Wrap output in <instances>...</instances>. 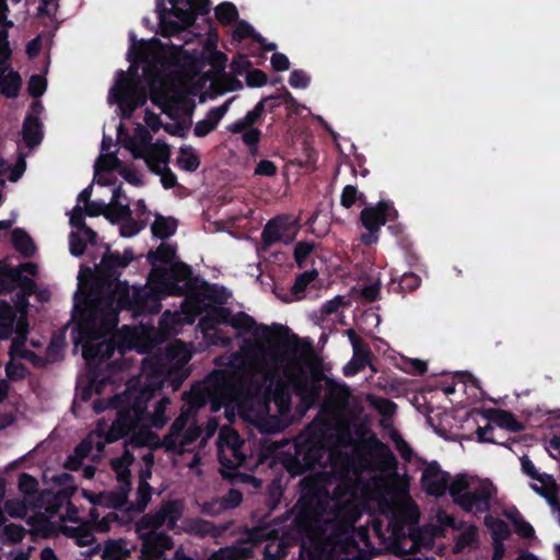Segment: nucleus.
I'll return each mask as SVG.
<instances>
[{
    "label": "nucleus",
    "instance_id": "nucleus-1",
    "mask_svg": "<svg viewBox=\"0 0 560 560\" xmlns=\"http://www.w3.org/2000/svg\"><path fill=\"white\" fill-rule=\"evenodd\" d=\"M104 248L94 269L86 267L81 270L91 280L94 296L84 295L78 300L75 294L72 314L77 320L73 329V334H78L75 342L101 339L118 325L120 311H129L133 317H139L158 314L162 307L158 289L135 287L131 293L128 281L120 280L124 269L136 258L132 248L127 247L124 253L112 250L109 244H104Z\"/></svg>",
    "mask_w": 560,
    "mask_h": 560
},
{
    "label": "nucleus",
    "instance_id": "nucleus-2",
    "mask_svg": "<svg viewBox=\"0 0 560 560\" xmlns=\"http://www.w3.org/2000/svg\"><path fill=\"white\" fill-rule=\"evenodd\" d=\"M143 370L148 374L142 382L137 380L129 384L122 395L113 396L110 399H96L93 401L95 413H102L108 408L117 410V417L105 433V442L114 443L135 432L139 427L147 411L149 402L158 392L164 387V373L159 362L143 360Z\"/></svg>",
    "mask_w": 560,
    "mask_h": 560
},
{
    "label": "nucleus",
    "instance_id": "nucleus-3",
    "mask_svg": "<svg viewBox=\"0 0 560 560\" xmlns=\"http://www.w3.org/2000/svg\"><path fill=\"white\" fill-rule=\"evenodd\" d=\"M129 39L130 47L127 54L131 63L128 69L129 77L122 70L118 71L117 80L109 92V96L120 108L122 119L131 118L135 110L148 101L147 89L138 74V65L147 60L150 43L144 39L138 40L133 32L129 33Z\"/></svg>",
    "mask_w": 560,
    "mask_h": 560
},
{
    "label": "nucleus",
    "instance_id": "nucleus-4",
    "mask_svg": "<svg viewBox=\"0 0 560 560\" xmlns=\"http://www.w3.org/2000/svg\"><path fill=\"white\" fill-rule=\"evenodd\" d=\"M150 280L158 281L172 295L192 298L201 295L205 299L218 301L214 296L217 284H210L205 279L192 275V269L185 262H174L168 268L154 267Z\"/></svg>",
    "mask_w": 560,
    "mask_h": 560
},
{
    "label": "nucleus",
    "instance_id": "nucleus-5",
    "mask_svg": "<svg viewBox=\"0 0 560 560\" xmlns=\"http://www.w3.org/2000/svg\"><path fill=\"white\" fill-rule=\"evenodd\" d=\"M230 325L245 334H252L255 338L265 340L268 343L278 341V348L285 358H293L299 353L311 351V343H304L295 334L290 335V329L280 324L267 326L257 324L248 314L240 312L231 318Z\"/></svg>",
    "mask_w": 560,
    "mask_h": 560
},
{
    "label": "nucleus",
    "instance_id": "nucleus-6",
    "mask_svg": "<svg viewBox=\"0 0 560 560\" xmlns=\"http://www.w3.org/2000/svg\"><path fill=\"white\" fill-rule=\"evenodd\" d=\"M327 447L320 438L307 436L294 443V454L284 459V467L292 476H301L319 465Z\"/></svg>",
    "mask_w": 560,
    "mask_h": 560
},
{
    "label": "nucleus",
    "instance_id": "nucleus-7",
    "mask_svg": "<svg viewBox=\"0 0 560 560\" xmlns=\"http://www.w3.org/2000/svg\"><path fill=\"white\" fill-rule=\"evenodd\" d=\"M397 218L398 211L390 200H380L375 206L365 207L360 213V222L368 233L362 234L360 241L366 246L377 243L381 226Z\"/></svg>",
    "mask_w": 560,
    "mask_h": 560
},
{
    "label": "nucleus",
    "instance_id": "nucleus-8",
    "mask_svg": "<svg viewBox=\"0 0 560 560\" xmlns=\"http://www.w3.org/2000/svg\"><path fill=\"white\" fill-rule=\"evenodd\" d=\"M183 510V503L179 500L163 501L155 511L140 518L138 529H159L166 525L167 529L174 530L182 518Z\"/></svg>",
    "mask_w": 560,
    "mask_h": 560
},
{
    "label": "nucleus",
    "instance_id": "nucleus-9",
    "mask_svg": "<svg viewBox=\"0 0 560 560\" xmlns=\"http://www.w3.org/2000/svg\"><path fill=\"white\" fill-rule=\"evenodd\" d=\"M495 494V489L491 482H483L474 490L466 491L457 504L466 513L475 515L486 513L491 508V499Z\"/></svg>",
    "mask_w": 560,
    "mask_h": 560
},
{
    "label": "nucleus",
    "instance_id": "nucleus-10",
    "mask_svg": "<svg viewBox=\"0 0 560 560\" xmlns=\"http://www.w3.org/2000/svg\"><path fill=\"white\" fill-rule=\"evenodd\" d=\"M450 481V472L442 470L436 460L427 464L420 478L422 490L435 498H441L447 492Z\"/></svg>",
    "mask_w": 560,
    "mask_h": 560
},
{
    "label": "nucleus",
    "instance_id": "nucleus-11",
    "mask_svg": "<svg viewBox=\"0 0 560 560\" xmlns=\"http://www.w3.org/2000/svg\"><path fill=\"white\" fill-rule=\"evenodd\" d=\"M147 534L141 535L142 553L148 560H166L165 550L174 548V539L166 533L148 529Z\"/></svg>",
    "mask_w": 560,
    "mask_h": 560
},
{
    "label": "nucleus",
    "instance_id": "nucleus-12",
    "mask_svg": "<svg viewBox=\"0 0 560 560\" xmlns=\"http://www.w3.org/2000/svg\"><path fill=\"white\" fill-rule=\"evenodd\" d=\"M151 136L148 131L143 130V135L141 136L140 143H137L135 140L130 139L127 149L130 150L133 159L139 160L145 158L149 154L154 155V163H164L167 164L170 160V147L166 143H162L161 145L151 143Z\"/></svg>",
    "mask_w": 560,
    "mask_h": 560
},
{
    "label": "nucleus",
    "instance_id": "nucleus-13",
    "mask_svg": "<svg viewBox=\"0 0 560 560\" xmlns=\"http://www.w3.org/2000/svg\"><path fill=\"white\" fill-rule=\"evenodd\" d=\"M96 555H100L102 560H126L131 551L126 539H107L103 547L97 544L84 552L85 558L90 560Z\"/></svg>",
    "mask_w": 560,
    "mask_h": 560
},
{
    "label": "nucleus",
    "instance_id": "nucleus-14",
    "mask_svg": "<svg viewBox=\"0 0 560 560\" xmlns=\"http://www.w3.org/2000/svg\"><path fill=\"white\" fill-rule=\"evenodd\" d=\"M291 383L303 402L313 405L319 399L322 393L319 380L310 378L307 374L300 373L291 377Z\"/></svg>",
    "mask_w": 560,
    "mask_h": 560
},
{
    "label": "nucleus",
    "instance_id": "nucleus-15",
    "mask_svg": "<svg viewBox=\"0 0 560 560\" xmlns=\"http://www.w3.org/2000/svg\"><path fill=\"white\" fill-rule=\"evenodd\" d=\"M266 380H270L266 392L271 396L278 409L280 411L288 409L291 405V393L288 383L282 378H276V372L266 374Z\"/></svg>",
    "mask_w": 560,
    "mask_h": 560
},
{
    "label": "nucleus",
    "instance_id": "nucleus-16",
    "mask_svg": "<svg viewBox=\"0 0 560 560\" xmlns=\"http://www.w3.org/2000/svg\"><path fill=\"white\" fill-rule=\"evenodd\" d=\"M131 489L119 487L116 491L101 492L98 494H89L83 490L84 495L94 505H105L113 509H121L128 502V493Z\"/></svg>",
    "mask_w": 560,
    "mask_h": 560
},
{
    "label": "nucleus",
    "instance_id": "nucleus-17",
    "mask_svg": "<svg viewBox=\"0 0 560 560\" xmlns=\"http://www.w3.org/2000/svg\"><path fill=\"white\" fill-rule=\"evenodd\" d=\"M267 100H260L252 110H248L246 115L237 119L236 121L226 126V130L231 133H241L249 127L255 128L256 124H259L265 118V108Z\"/></svg>",
    "mask_w": 560,
    "mask_h": 560
},
{
    "label": "nucleus",
    "instance_id": "nucleus-18",
    "mask_svg": "<svg viewBox=\"0 0 560 560\" xmlns=\"http://www.w3.org/2000/svg\"><path fill=\"white\" fill-rule=\"evenodd\" d=\"M540 486L532 483L530 488L540 497L545 498L551 508L559 505V486L552 475L542 472L541 478L537 480Z\"/></svg>",
    "mask_w": 560,
    "mask_h": 560
},
{
    "label": "nucleus",
    "instance_id": "nucleus-19",
    "mask_svg": "<svg viewBox=\"0 0 560 560\" xmlns=\"http://www.w3.org/2000/svg\"><path fill=\"white\" fill-rule=\"evenodd\" d=\"M285 230L287 225L283 219L278 217L269 220L261 232V242L264 247L268 248L278 242L289 244L291 242V238H283V232Z\"/></svg>",
    "mask_w": 560,
    "mask_h": 560
},
{
    "label": "nucleus",
    "instance_id": "nucleus-20",
    "mask_svg": "<svg viewBox=\"0 0 560 560\" xmlns=\"http://www.w3.org/2000/svg\"><path fill=\"white\" fill-rule=\"evenodd\" d=\"M22 136L25 144L33 149L40 144L44 138L43 124L39 118L33 114L26 115L23 121Z\"/></svg>",
    "mask_w": 560,
    "mask_h": 560
},
{
    "label": "nucleus",
    "instance_id": "nucleus-21",
    "mask_svg": "<svg viewBox=\"0 0 560 560\" xmlns=\"http://www.w3.org/2000/svg\"><path fill=\"white\" fill-rule=\"evenodd\" d=\"M61 532L65 536L74 539L78 546H91L95 542L94 529L89 523L79 526L65 525Z\"/></svg>",
    "mask_w": 560,
    "mask_h": 560
},
{
    "label": "nucleus",
    "instance_id": "nucleus-22",
    "mask_svg": "<svg viewBox=\"0 0 560 560\" xmlns=\"http://www.w3.org/2000/svg\"><path fill=\"white\" fill-rule=\"evenodd\" d=\"M133 462V456L126 452L121 457L112 459L110 466L116 474V479L120 487L131 489V472L129 466Z\"/></svg>",
    "mask_w": 560,
    "mask_h": 560
},
{
    "label": "nucleus",
    "instance_id": "nucleus-23",
    "mask_svg": "<svg viewBox=\"0 0 560 560\" xmlns=\"http://www.w3.org/2000/svg\"><path fill=\"white\" fill-rule=\"evenodd\" d=\"M12 245L13 247L24 257L32 258L35 255L36 246L30 234L21 229L16 228L12 231Z\"/></svg>",
    "mask_w": 560,
    "mask_h": 560
},
{
    "label": "nucleus",
    "instance_id": "nucleus-24",
    "mask_svg": "<svg viewBox=\"0 0 560 560\" xmlns=\"http://www.w3.org/2000/svg\"><path fill=\"white\" fill-rule=\"evenodd\" d=\"M368 443L373 447L378 455L380 463L383 468L388 470H396L398 467V460L395 454L390 451L389 446L380 441L375 435H372Z\"/></svg>",
    "mask_w": 560,
    "mask_h": 560
},
{
    "label": "nucleus",
    "instance_id": "nucleus-25",
    "mask_svg": "<svg viewBox=\"0 0 560 560\" xmlns=\"http://www.w3.org/2000/svg\"><path fill=\"white\" fill-rule=\"evenodd\" d=\"M490 421L500 429H506L510 432H521L524 429L515 416L508 410L493 409L490 410Z\"/></svg>",
    "mask_w": 560,
    "mask_h": 560
},
{
    "label": "nucleus",
    "instance_id": "nucleus-26",
    "mask_svg": "<svg viewBox=\"0 0 560 560\" xmlns=\"http://www.w3.org/2000/svg\"><path fill=\"white\" fill-rule=\"evenodd\" d=\"M145 164L152 172L161 175V183L165 189H171L177 186V176L172 172L170 167L166 166V164L159 162L154 163L153 154H149L145 158Z\"/></svg>",
    "mask_w": 560,
    "mask_h": 560
},
{
    "label": "nucleus",
    "instance_id": "nucleus-27",
    "mask_svg": "<svg viewBox=\"0 0 560 560\" xmlns=\"http://www.w3.org/2000/svg\"><path fill=\"white\" fill-rule=\"evenodd\" d=\"M177 230V220L168 217L165 218L162 214H156L155 220L151 225L153 236L160 240H166L174 235Z\"/></svg>",
    "mask_w": 560,
    "mask_h": 560
},
{
    "label": "nucleus",
    "instance_id": "nucleus-28",
    "mask_svg": "<svg viewBox=\"0 0 560 560\" xmlns=\"http://www.w3.org/2000/svg\"><path fill=\"white\" fill-rule=\"evenodd\" d=\"M200 158L190 145H183L179 149L176 164L179 168L192 173L200 166Z\"/></svg>",
    "mask_w": 560,
    "mask_h": 560
},
{
    "label": "nucleus",
    "instance_id": "nucleus-29",
    "mask_svg": "<svg viewBox=\"0 0 560 560\" xmlns=\"http://www.w3.org/2000/svg\"><path fill=\"white\" fill-rule=\"evenodd\" d=\"M176 256L175 246L166 243L160 244L155 250L148 253V261L152 265V268L159 267L156 262L164 265L171 264Z\"/></svg>",
    "mask_w": 560,
    "mask_h": 560
},
{
    "label": "nucleus",
    "instance_id": "nucleus-30",
    "mask_svg": "<svg viewBox=\"0 0 560 560\" xmlns=\"http://www.w3.org/2000/svg\"><path fill=\"white\" fill-rule=\"evenodd\" d=\"M22 86V78L19 72L11 70L7 75L0 79V91L9 98H14L19 95Z\"/></svg>",
    "mask_w": 560,
    "mask_h": 560
},
{
    "label": "nucleus",
    "instance_id": "nucleus-31",
    "mask_svg": "<svg viewBox=\"0 0 560 560\" xmlns=\"http://www.w3.org/2000/svg\"><path fill=\"white\" fill-rule=\"evenodd\" d=\"M171 402L168 397H162L160 400H158L154 405V410L150 415L148 410L145 411V415L141 421H143L147 418H150L152 427L156 429L163 428L166 423L168 418L166 417V406ZM142 422H140L141 424Z\"/></svg>",
    "mask_w": 560,
    "mask_h": 560
},
{
    "label": "nucleus",
    "instance_id": "nucleus-32",
    "mask_svg": "<svg viewBox=\"0 0 560 560\" xmlns=\"http://www.w3.org/2000/svg\"><path fill=\"white\" fill-rule=\"evenodd\" d=\"M485 523L490 528L492 540L504 541L510 538L511 529L505 521L487 516Z\"/></svg>",
    "mask_w": 560,
    "mask_h": 560
},
{
    "label": "nucleus",
    "instance_id": "nucleus-33",
    "mask_svg": "<svg viewBox=\"0 0 560 560\" xmlns=\"http://www.w3.org/2000/svg\"><path fill=\"white\" fill-rule=\"evenodd\" d=\"M26 535V529L19 524H7L1 529L0 539L3 544L15 545L21 542Z\"/></svg>",
    "mask_w": 560,
    "mask_h": 560
},
{
    "label": "nucleus",
    "instance_id": "nucleus-34",
    "mask_svg": "<svg viewBox=\"0 0 560 560\" xmlns=\"http://www.w3.org/2000/svg\"><path fill=\"white\" fill-rule=\"evenodd\" d=\"M11 278L13 281H18V288L21 289V293H18L19 300L27 304L26 296L33 295L36 292V282L21 273L19 269L18 272L12 273Z\"/></svg>",
    "mask_w": 560,
    "mask_h": 560
},
{
    "label": "nucleus",
    "instance_id": "nucleus-35",
    "mask_svg": "<svg viewBox=\"0 0 560 560\" xmlns=\"http://www.w3.org/2000/svg\"><path fill=\"white\" fill-rule=\"evenodd\" d=\"M233 39L237 42H242L246 38H252L254 42L258 44H262L265 42V37L257 33L254 27L247 23L246 21H240L234 31H233Z\"/></svg>",
    "mask_w": 560,
    "mask_h": 560
},
{
    "label": "nucleus",
    "instance_id": "nucleus-36",
    "mask_svg": "<svg viewBox=\"0 0 560 560\" xmlns=\"http://www.w3.org/2000/svg\"><path fill=\"white\" fill-rule=\"evenodd\" d=\"M249 551L242 547H223L214 551L207 560H242L248 557Z\"/></svg>",
    "mask_w": 560,
    "mask_h": 560
},
{
    "label": "nucleus",
    "instance_id": "nucleus-37",
    "mask_svg": "<svg viewBox=\"0 0 560 560\" xmlns=\"http://www.w3.org/2000/svg\"><path fill=\"white\" fill-rule=\"evenodd\" d=\"M454 504H457V500L462 499L466 491H469V480L466 475H457L453 480L448 482L447 489Z\"/></svg>",
    "mask_w": 560,
    "mask_h": 560
},
{
    "label": "nucleus",
    "instance_id": "nucleus-38",
    "mask_svg": "<svg viewBox=\"0 0 560 560\" xmlns=\"http://www.w3.org/2000/svg\"><path fill=\"white\" fill-rule=\"evenodd\" d=\"M19 490L26 499L38 498V480L27 472H22L19 476Z\"/></svg>",
    "mask_w": 560,
    "mask_h": 560
},
{
    "label": "nucleus",
    "instance_id": "nucleus-39",
    "mask_svg": "<svg viewBox=\"0 0 560 560\" xmlns=\"http://www.w3.org/2000/svg\"><path fill=\"white\" fill-rule=\"evenodd\" d=\"M506 516L512 521L516 534L522 538L529 539L535 536L534 527L522 517L517 510L514 513H508Z\"/></svg>",
    "mask_w": 560,
    "mask_h": 560
},
{
    "label": "nucleus",
    "instance_id": "nucleus-40",
    "mask_svg": "<svg viewBox=\"0 0 560 560\" xmlns=\"http://www.w3.org/2000/svg\"><path fill=\"white\" fill-rule=\"evenodd\" d=\"M215 18L221 24L228 25L238 18V11L234 3L232 2H222L220 3L215 10Z\"/></svg>",
    "mask_w": 560,
    "mask_h": 560
},
{
    "label": "nucleus",
    "instance_id": "nucleus-41",
    "mask_svg": "<svg viewBox=\"0 0 560 560\" xmlns=\"http://www.w3.org/2000/svg\"><path fill=\"white\" fill-rule=\"evenodd\" d=\"M110 205H112V209L110 210L108 209L107 213H105V218L110 223L115 224L119 221H125V220L131 219L132 211L128 203L122 205L121 202H115V203H110Z\"/></svg>",
    "mask_w": 560,
    "mask_h": 560
},
{
    "label": "nucleus",
    "instance_id": "nucleus-42",
    "mask_svg": "<svg viewBox=\"0 0 560 560\" xmlns=\"http://www.w3.org/2000/svg\"><path fill=\"white\" fill-rule=\"evenodd\" d=\"M152 497V487L149 485L148 481H145V476L141 477V480H139L138 488H137V500H136V506L137 511L143 512L145 508L148 506L150 500Z\"/></svg>",
    "mask_w": 560,
    "mask_h": 560
},
{
    "label": "nucleus",
    "instance_id": "nucleus-43",
    "mask_svg": "<svg viewBox=\"0 0 560 560\" xmlns=\"http://www.w3.org/2000/svg\"><path fill=\"white\" fill-rule=\"evenodd\" d=\"M242 140L244 144L247 147L248 152L252 156L258 154V143L260 142L262 132L259 128H252L244 130L242 132Z\"/></svg>",
    "mask_w": 560,
    "mask_h": 560
},
{
    "label": "nucleus",
    "instance_id": "nucleus-44",
    "mask_svg": "<svg viewBox=\"0 0 560 560\" xmlns=\"http://www.w3.org/2000/svg\"><path fill=\"white\" fill-rule=\"evenodd\" d=\"M315 248L314 242L301 241L294 246L293 257L300 269L305 267V260Z\"/></svg>",
    "mask_w": 560,
    "mask_h": 560
},
{
    "label": "nucleus",
    "instance_id": "nucleus-45",
    "mask_svg": "<svg viewBox=\"0 0 560 560\" xmlns=\"http://www.w3.org/2000/svg\"><path fill=\"white\" fill-rule=\"evenodd\" d=\"M71 498L72 495H69V493L57 491L48 501V505L46 509L47 512L51 514L58 513L63 505H68L74 510V505L71 502Z\"/></svg>",
    "mask_w": 560,
    "mask_h": 560
},
{
    "label": "nucleus",
    "instance_id": "nucleus-46",
    "mask_svg": "<svg viewBox=\"0 0 560 560\" xmlns=\"http://www.w3.org/2000/svg\"><path fill=\"white\" fill-rule=\"evenodd\" d=\"M364 198V195L359 194V190L355 186L347 185L341 191L340 205L346 209H350L358 200L365 202Z\"/></svg>",
    "mask_w": 560,
    "mask_h": 560
},
{
    "label": "nucleus",
    "instance_id": "nucleus-47",
    "mask_svg": "<svg viewBox=\"0 0 560 560\" xmlns=\"http://www.w3.org/2000/svg\"><path fill=\"white\" fill-rule=\"evenodd\" d=\"M114 352V348L109 343L101 342L96 346L85 347L83 350V355L85 359H107L110 358Z\"/></svg>",
    "mask_w": 560,
    "mask_h": 560
},
{
    "label": "nucleus",
    "instance_id": "nucleus-48",
    "mask_svg": "<svg viewBox=\"0 0 560 560\" xmlns=\"http://www.w3.org/2000/svg\"><path fill=\"white\" fill-rule=\"evenodd\" d=\"M317 276L318 272L316 269L306 270L298 275L292 285L293 294L298 295L300 293H303L305 289L308 287V284L317 278Z\"/></svg>",
    "mask_w": 560,
    "mask_h": 560
},
{
    "label": "nucleus",
    "instance_id": "nucleus-49",
    "mask_svg": "<svg viewBox=\"0 0 560 560\" xmlns=\"http://www.w3.org/2000/svg\"><path fill=\"white\" fill-rule=\"evenodd\" d=\"M421 278L413 272H405L398 282L399 292L406 294L413 292L420 287Z\"/></svg>",
    "mask_w": 560,
    "mask_h": 560
},
{
    "label": "nucleus",
    "instance_id": "nucleus-50",
    "mask_svg": "<svg viewBox=\"0 0 560 560\" xmlns=\"http://www.w3.org/2000/svg\"><path fill=\"white\" fill-rule=\"evenodd\" d=\"M52 480L61 488L59 491L69 493V495H73L78 490L74 477L69 472L56 475Z\"/></svg>",
    "mask_w": 560,
    "mask_h": 560
},
{
    "label": "nucleus",
    "instance_id": "nucleus-51",
    "mask_svg": "<svg viewBox=\"0 0 560 560\" xmlns=\"http://www.w3.org/2000/svg\"><path fill=\"white\" fill-rule=\"evenodd\" d=\"M13 272H18V269L7 267L0 270V294L10 293L18 288V281L11 278Z\"/></svg>",
    "mask_w": 560,
    "mask_h": 560
},
{
    "label": "nucleus",
    "instance_id": "nucleus-52",
    "mask_svg": "<svg viewBox=\"0 0 560 560\" xmlns=\"http://www.w3.org/2000/svg\"><path fill=\"white\" fill-rule=\"evenodd\" d=\"M493 432H494V428L490 423L487 424L486 427H478V429L476 431L477 439L481 443H492V444L503 445L509 448L511 447L508 444V441L497 440V438L493 436Z\"/></svg>",
    "mask_w": 560,
    "mask_h": 560
},
{
    "label": "nucleus",
    "instance_id": "nucleus-53",
    "mask_svg": "<svg viewBox=\"0 0 560 560\" xmlns=\"http://www.w3.org/2000/svg\"><path fill=\"white\" fill-rule=\"evenodd\" d=\"M47 88V81L39 74H33L27 83V92L33 97H40Z\"/></svg>",
    "mask_w": 560,
    "mask_h": 560
},
{
    "label": "nucleus",
    "instance_id": "nucleus-54",
    "mask_svg": "<svg viewBox=\"0 0 560 560\" xmlns=\"http://www.w3.org/2000/svg\"><path fill=\"white\" fill-rule=\"evenodd\" d=\"M223 479L229 480L231 483H254L256 486L260 485V481L254 477L253 475L240 471L225 472L221 471Z\"/></svg>",
    "mask_w": 560,
    "mask_h": 560
},
{
    "label": "nucleus",
    "instance_id": "nucleus-55",
    "mask_svg": "<svg viewBox=\"0 0 560 560\" xmlns=\"http://www.w3.org/2000/svg\"><path fill=\"white\" fill-rule=\"evenodd\" d=\"M4 512L11 517H24L27 514V506L21 500L9 499L4 502Z\"/></svg>",
    "mask_w": 560,
    "mask_h": 560
},
{
    "label": "nucleus",
    "instance_id": "nucleus-56",
    "mask_svg": "<svg viewBox=\"0 0 560 560\" xmlns=\"http://www.w3.org/2000/svg\"><path fill=\"white\" fill-rule=\"evenodd\" d=\"M5 373L10 381L16 382L25 378L27 369L23 363H15L10 360L5 365Z\"/></svg>",
    "mask_w": 560,
    "mask_h": 560
},
{
    "label": "nucleus",
    "instance_id": "nucleus-57",
    "mask_svg": "<svg viewBox=\"0 0 560 560\" xmlns=\"http://www.w3.org/2000/svg\"><path fill=\"white\" fill-rule=\"evenodd\" d=\"M86 249V242L80 235V232H71L69 234V250L74 257H81Z\"/></svg>",
    "mask_w": 560,
    "mask_h": 560
},
{
    "label": "nucleus",
    "instance_id": "nucleus-58",
    "mask_svg": "<svg viewBox=\"0 0 560 560\" xmlns=\"http://www.w3.org/2000/svg\"><path fill=\"white\" fill-rule=\"evenodd\" d=\"M122 167V162L117 158L116 153H107L100 156V165L97 168L112 172L119 171Z\"/></svg>",
    "mask_w": 560,
    "mask_h": 560
},
{
    "label": "nucleus",
    "instance_id": "nucleus-59",
    "mask_svg": "<svg viewBox=\"0 0 560 560\" xmlns=\"http://www.w3.org/2000/svg\"><path fill=\"white\" fill-rule=\"evenodd\" d=\"M225 511L237 508L243 501V493L237 489H230L226 494L220 498Z\"/></svg>",
    "mask_w": 560,
    "mask_h": 560
},
{
    "label": "nucleus",
    "instance_id": "nucleus-60",
    "mask_svg": "<svg viewBox=\"0 0 560 560\" xmlns=\"http://www.w3.org/2000/svg\"><path fill=\"white\" fill-rule=\"evenodd\" d=\"M310 75H307L305 71L300 69L293 70L289 77V84L293 89H305L310 85Z\"/></svg>",
    "mask_w": 560,
    "mask_h": 560
},
{
    "label": "nucleus",
    "instance_id": "nucleus-61",
    "mask_svg": "<svg viewBox=\"0 0 560 560\" xmlns=\"http://www.w3.org/2000/svg\"><path fill=\"white\" fill-rule=\"evenodd\" d=\"M268 77L260 69L249 70L246 74V84L249 88H261L267 84Z\"/></svg>",
    "mask_w": 560,
    "mask_h": 560
},
{
    "label": "nucleus",
    "instance_id": "nucleus-62",
    "mask_svg": "<svg viewBox=\"0 0 560 560\" xmlns=\"http://www.w3.org/2000/svg\"><path fill=\"white\" fill-rule=\"evenodd\" d=\"M172 13L186 26H192L197 20V14L190 7L187 9L174 8Z\"/></svg>",
    "mask_w": 560,
    "mask_h": 560
},
{
    "label": "nucleus",
    "instance_id": "nucleus-63",
    "mask_svg": "<svg viewBox=\"0 0 560 560\" xmlns=\"http://www.w3.org/2000/svg\"><path fill=\"white\" fill-rule=\"evenodd\" d=\"M477 541V528L475 526H470L467 530L463 532L457 541H456V548L458 550H462L466 547L471 546L474 542Z\"/></svg>",
    "mask_w": 560,
    "mask_h": 560
},
{
    "label": "nucleus",
    "instance_id": "nucleus-64",
    "mask_svg": "<svg viewBox=\"0 0 560 560\" xmlns=\"http://www.w3.org/2000/svg\"><path fill=\"white\" fill-rule=\"evenodd\" d=\"M231 102H232V100H229V101H226L225 103H223L222 105H220L218 107H212L207 113V117L206 118L208 120H210L214 126L218 127L220 120L224 117V115L229 110Z\"/></svg>",
    "mask_w": 560,
    "mask_h": 560
}]
</instances>
